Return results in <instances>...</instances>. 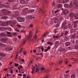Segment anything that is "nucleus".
I'll return each mask as SVG.
<instances>
[{
  "mask_svg": "<svg viewBox=\"0 0 78 78\" xmlns=\"http://www.w3.org/2000/svg\"><path fill=\"white\" fill-rule=\"evenodd\" d=\"M67 22H64L62 24L61 28H63L64 30H66L67 29V26L66 25Z\"/></svg>",
  "mask_w": 78,
  "mask_h": 78,
  "instance_id": "1",
  "label": "nucleus"
},
{
  "mask_svg": "<svg viewBox=\"0 0 78 78\" xmlns=\"http://www.w3.org/2000/svg\"><path fill=\"white\" fill-rule=\"evenodd\" d=\"M1 12L4 14H10L11 12L9 11L8 10L5 9H2V10H0Z\"/></svg>",
  "mask_w": 78,
  "mask_h": 78,
  "instance_id": "2",
  "label": "nucleus"
},
{
  "mask_svg": "<svg viewBox=\"0 0 78 78\" xmlns=\"http://www.w3.org/2000/svg\"><path fill=\"white\" fill-rule=\"evenodd\" d=\"M18 22H23L25 21V18L22 17H19L17 18Z\"/></svg>",
  "mask_w": 78,
  "mask_h": 78,
  "instance_id": "3",
  "label": "nucleus"
},
{
  "mask_svg": "<svg viewBox=\"0 0 78 78\" xmlns=\"http://www.w3.org/2000/svg\"><path fill=\"white\" fill-rule=\"evenodd\" d=\"M26 19L27 20H30L33 19V16L31 15H27V16Z\"/></svg>",
  "mask_w": 78,
  "mask_h": 78,
  "instance_id": "4",
  "label": "nucleus"
},
{
  "mask_svg": "<svg viewBox=\"0 0 78 78\" xmlns=\"http://www.w3.org/2000/svg\"><path fill=\"white\" fill-rule=\"evenodd\" d=\"M69 16L71 18H72L73 17H74V16H75V13L73 12H71L69 14Z\"/></svg>",
  "mask_w": 78,
  "mask_h": 78,
  "instance_id": "5",
  "label": "nucleus"
},
{
  "mask_svg": "<svg viewBox=\"0 0 78 78\" xmlns=\"http://www.w3.org/2000/svg\"><path fill=\"white\" fill-rule=\"evenodd\" d=\"M78 22L77 21H75L74 23V25L73 26V27L74 28H77V27H78V24H76V23H78Z\"/></svg>",
  "mask_w": 78,
  "mask_h": 78,
  "instance_id": "6",
  "label": "nucleus"
},
{
  "mask_svg": "<svg viewBox=\"0 0 78 78\" xmlns=\"http://www.w3.org/2000/svg\"><path fill=\"white\" fill-rule=\"evenodd\" d=\"M12 48L9 47V48H5V51H11V50H12Z\"/></svg>",
  "mask_w": 78,
  "mask_h": 78,
  "instance_id": "7",
  "label": "nucleus"
},
{
  "mask_svg": "<svg viewBox=\"0 0 78 78\" xmlns=\"http://www.w3.org/2000/svg\"><path fill=\"white\" fill-rule=\"evenodd\" d=\"M28 8H25L24 9H23L22 12H23V13H26V12L27 11H28Z\"/></svg>",
  "mask_w": 78,
  "mask_h": 78,
  "instance_id": "8",
  "label": "nucleus"
},
{
  "mask_svg": "<svg viewBox=\"0 0 78 78\" xmlns=\"http://www.w3.org/2000/svg\"><path fill=\"white\" fill-rule=\"evenodd\" d=\"M19 12H16L15 13V15H13L14 17H16L17 16H19Z\"/></svg>",
  "mask_w": 78,
  "mask_h": 78,
  "instance_id": "9",
  "label": "nucleus"
},
{
  "mask_svg": "<svg viewBox=\"0 0 78 78\" xmlns=\"http://www.w3.org/2000/svg\"><path fill=\"white\" fill-rule=\"evenodd\" d=\"M54 22L55 23H58L59 22V19H58V18H55L54 19Z\"/></svg>",
  "mask_w": 78,
  "mask_h": 78,
  "instance_id": "10",
  "label": "nucleus"
},
{
  "mask_svg": "<svg viewBox=\"0 0 78 78\" xmlns=\"http://www.w3.org/2000/svg\"><path fill=\"white\" fill-rule=\"evenodd\" d=\"M68 12L69 10H65L63 12V13L64 14H68Z\"/></svg>",
  "mask_w": 78,
  "mask_h": 78,
  "instance_id": "11",
  "label": "nucleus"
},
{
  "mask_svg": "<svg viewBox=\"0 0 78 78\" xmlns=\"http://www.w3.org/2000/svg\"><path fill=\"white\" fill-rule=\"evenodd\" d=\"M0 36L3 37H6V35L4 33H2L0 34Z\"/></svg>",
  "mask_w": 78,
  "mask_h": 78,
  "instance_id": "12",
  "label": "nucleus"
},
{
  "mask_svg": "<svg viewBox=\"0 0 78 78\" xmlns=\"http://www.w3.org/2000/svg\"><path fill=\"white\" fill-rule=\"evenodd\" d=\"M5 23H6V26H7V25H10V24H11V21H7Z\"/></svg>",
  "mask_w": 78,
  "mask_h": 78,
  "instance_id": "13",
  "label": "nucleus"
},
{
  "mask_svg": "<svg viewBox=\"0 0 78 78\" xmlns=\"http://www.w3.org/2000/svg\"><path fill=\"white\" fill-rule=\"evenodd\" d=\"M76 37V34H74L73 35L71 36V39H73V38H75Z\"/></svg>",
  "mask_w": 78,
  "mask_h": 78,
  "instance_id": "14",
  "label": "nucleus"
},
{
  "mask_svg": "<svg viewBox=\"0 0 78 78\" xmlns=\"http://www.w3.org/2000/svg\"><path fill=\"white\" fill-rule=\"evenodd\" d=\"M1 19H2V20H5V19H7V17L6 16H2L1 17Z\"/></svg>",
  "mask_w": 78,
  "mask_h": 78,
  "instance_id": "15",
  "label": "nucleus"
},
{
  "mask_svg": "<svg viewBox=\"0 0 78 78\" xmlns=\"http://www.w3.org/2000/svg\"><path fill=\"white\" fill-rule=\"evenodd\" d=\"M34 11V10L33 9H32L28 10V12H29V13H32V12H33Z\"/></svg>",
  "mask_w": 78,
  "mask_h": 78,
  "instance_id": "16",
  "label": "nucleus"
},
{
  "mask_svg": "<svg viewBox=\"0 0 78 78\" xmlns=\"http://www.w3.org/2000/svg\"><path fill=\"white\" fill-rule=\"evenodd\" d=\"M19 72L21 73H24V72H25V71L24 70L22 69H21L20 71Z\"/></svg>",
  "mask_w": 78,
  "mask_h": 78,
  "instance_id": "17",
  "label": "nucleus"
},
{
  "mask_svg": "<svg viewBox=\"0 0 78 78\" xmlns=\"http://www.w3.org/2000/svg\"><path fill=\"white\" fill-rule=\"evenodd\" d=\"M1 25L2 27H5V26H7L6 23H5V22H4V23H2L1 24Z\"/></svg>",
  "mask_w": 78,
  "mask_h": 78,
  "instance_id": "18",
  "label": "nucleus"
},
{
  "mask_svg": "<svg viewBox=\"0 0 78 78\" xmlns=\"http://www.w3.org/2000/svg\"><path fill=\"white\" fill-rule=\"evenodd\" d=\"M65 45H66V47H67L68 45H70V43L69 42H67L65 43Z\"/></svg>",
  "mask_w": 78,
  "mask_h": 78,
  "instance_id": "19",
  "label": "nucleus"
},
{
  "mask_svg": "<svg viewBox=\"0 0 78 78\" xmlns=\"http://www.w3.org/2000/svg\"><path fill=\"white\" fill-rule=\"evenodd\" d=\"M6 33L8 34H10V35L8 36L9 37H11V36H12V34H11V33L10 32H6Z\"/></svg>",
  "mask_w": 78,
  "mask_h": 78,
  "instance_id": "20",
  "label": "nucleus"
},
{
  "mask_svg": "<svg viewBox=\"0 0 78 78\" xmlns=\"http://www.w3.org/2000/svg\"><path fill=\"white\" fill-rule=\"evenodd\" d=\"M74 18H75V19H78V13L76 14V15H75V14H74Z\"/></svg>",
  "mask_w": 78,
  "mask_h": 78,
  "instance_id": "21",
  "label": "nucleus"
},
{
  "mask_svg": "<svg viewBox=\"0 0 78 78\" xmlns=\"http://www.w3.org/2000/svg\"><path fill=\"white\" fill-rule=\"evenodd\" d=\"M0 56H2V57H4L5 56V55L4 54H3L2 52H0Z\"/></svg>",
  "mask_w": 78,
  "mask_h": 78,
  "instance_id": "22",
  "label": "nucleus"
},
{
  "mask_svg": "<svg viewBox=\"0 0 78 78\" xmlns=\"http://www.w3.org/2000/svg\"><path fill=\"white\" fill-rule=\"evenodd\" d=\"M1 42H4V43L6 42V40L4 39H1Z\"/></svg>",
  "mask_w": 78,
  "mask_h": 78,
  "instance_id": "23",
  "label": "nucleus"
},
{
  "mask_svg": "<svg viewBox=\"0 0 78 78\" xmlns=\"http://www.w3.org/2000/svg\"><path fill=\"white\" fill-rule=\"evenodd\" d=\"M62 5L60 4L58 5L57 7L58 8H62Z\"/></svg>",
  "mask_w": 78,
  "mask_h": 78,
  "instance_id": "24",
  "label": "nucleus"
},
{
  "mask_svg": "<svg viewBox=\"0 0 78 78\" xmlns=\"http://www.w3.org/2000/svg\"><path fill=\"white\" fill-rule=\"evenodd\" d=\"M32 71L31 72V73L32 74V75H33L34 73V69H32Z\"/></svg>",
  "mask_w": 78,
  "mask_h": 78,
  "instance_id": "25",
  "label": "nucleus"
},
{
  "mask_svg": "<svg viewBox=\"0 0 78 78\" xmlns=\"http://www.w3.org/2000/svg\"><path fill=\"white\" fill-rule=\"evenodd\" d=\"M64 6L66 8H68L69 7V4H66L64 5Z\"/></svg>",
  "mask_w": 78,
  "mask_h": 78,
  "instance_id": "26",
  "label": "nucleus"
},
{
  "mask_svg": "<svg viewBox=\"0 0 78 78\" xmlns=\"http://www.w3.org/2000/svg\"><path fill=\"white\" fill-rule=\"evenodd\" d=\"M64 50V49L62 48H60L58 50V51L60 52H61L62 51Z\"/></svg>",
  "mask_w": 78,
  "mask_h": 78,
  "instance_id": "27",
  "label": "nucleus"
},
{
  "mask_svg": "<svg viewBox=\"0 0 78 78\" xmlns=\"http://www.w3.org/2000/svg\"><path fill=\"white\" fill-rule=\"evenodd\" d=\"M32 33V31H30L29 32V36L30 37H31V34Z\"/></svg>",
  "mask_w": 78,
  "mask_h": 78,
  "instance_id": "28",
  "label": "nucleus"
},
{
  "mask_svg": "<svg viewBox=\"0 0 78 78\" xmlns=\"http://www.w3.org/2000/svg\"><path fill=\"white\" fill-rule=\"evenodd\" d=\"M68 27L69 29H70V28H71V24L70 23H69L68 24Z\"/></svg>",
  "mask_w": 78,
  "mask_h": 78,
  "instance_id": "29",
  "label": "nucleus"
},
{
  "mask_svg": "<svg viewBox=\"0 0 78 78\" xmlns=\"http://www.w3.org/2000/svg\"><path fill=\"white\" fill-rule=\"evenodd\" d=\"M69 6V8H72L73 7V4H72V2L70 3V4Z\"/></svg>",
  "mask_w": 78,
  "mask_h": 78,
  "instance_id": "30",
  "label": "nucleus"
},
{
  "mask_svg": "<svg viewBox=\"0 0 78 78\" xmlns=\"http://www.w3.org/2000/svg\"><path fill=\"white\" fill-rule=\"evenodd\" d=\"M75 1L73 2V5H76V2H78V0H75Z\"/></svg>",
  "mask_w": 78,
  "mask_h": 78,
  "instance_id": "31",
  "label": "nucleus"
},
{
  "mask_svg": "<svg viewBox=\"0 0 78 78\" xmlns=\"http://www.w3.org/2000/svg\"><path fill=\"white\" fill-rule=\"evenodd\" d=\"M48 33L47 32H46V33H45L44 34H43L42 37H45V35H47V34Z\"/></svg>",
  "mask_w": 78,
  "mask_h": 78,
  "instance_id": "32",
  "label": "nucleus"
},
{
  "mask_svg": "<svg viewBox=\"0 0 78 78\" xmlns=\"http://www.w3.org/2000/svg\"><path fill=\"white\" fill-rule=\"evenodd\" d=\"M4 29H5V28H4L3 27H0V31H3V30H4Z\"/></svg>",
  "mask_w": 78,
  "mask_h": 78,
  "instance_id": "33",
  "label": "nucleus"
},
{
  "mask_svg": "<svg viewBox=\"0 0 78 78\" xmlns=\"http://www.w3.org/2000/svg\"><path fill=\"white\" fill-rule=\"evenodd\" d=\"M30 43H33V42H34V41L33 39H31L30 40Z\"/></svg>",
  "mask_w": 78,
  "mask_h": 78,
  "instance_id": "34",
  "label": "nucleus"
},
{
  "mask_svg": "<svg viewBox=\"0 0 78 78\" xmlns=\"http://www.w3.org/2000/svg\"><path fill=\"white\" fill-rule=\"evenodd\" d=\"M75 75L73 74L71 75V78H75Z\"/></svg>",
  "mask_w": 78,
  "mask_h": 78,
  "instance_id": "35",
  "label": "nucleus"
},
{
  "mask_svg": "<svg viewBox=\"0 0 78 78\" xmlns=\"http://www.w3.org/2000/svg\"><path fill=\"white\" fill-rule=\"evenodd\" d=\"M15 0H8V1L9 2H14Z\"/></svg>",
  "mask_w": 78,
  "mask_h": 78,
  "instance_id": "36",
  "label": "nucleus"
},
{
  "mask_svg": "<svg viewBox=\"0 0 78 78\" xmlns=\"http://www.w3.org/2000/svg\"><path fill=\"white\" fill-rule=\"evenodd\" d=\"M37 53H41V49L40 48H39V50L37 51Z\"/></svg>",
  "mask_w": 78,
  "mask_h": 78,
  "instance_id": "37",
  "label": "nucleus"
},
{
  "mask_svg": "<svg viewBox=\"0 0 78 78\" xmlns=\"http://www.w3.org/2000/svg\"><path fill=\"white\" fill-rule=\"evenodd\" d=\"M69 33V32L68 31H66L65 34V36L67 35V34H68Z\"/></svg>",
  "mask_w": 78,
  "mask_h": 78,
  "instance_id": "38",
  "label": "nucleus"
},
{
  "mask_svg": "<svg viewBox=\"0 0 78 78\" xmlns=\"http://www.w3.org/2000/svg\"><path fill=\"white\" fill-rule=\"evenodd\" d=\"M53 37L54 39H55V38H59L58 36H53Z\"/></svg>",
  "mask_w": 78,
  "mask_h": 78,
  "instance_id": "39",
  "label": "nucleus"
},
{
  "mask_svg": "<svg viewBox=\"0 0 78 78\" xmlns=\"http://www.w3.org/2000/svg\"><path fill=\"white\" fill-rule=\"evenodd\" d=\"M62 62H63V60H62V61L60 60L59 62H58V63L59 64H61L62 63Z\"/></svg>",
  "mask_w": 78,
  "mask_h": 78,
  "instance_id": "40",
  "label": "nucleus"
},
{
  "mask_svg": "<svg viewBox=\"0 0 78 78\" xmlns=\"http://www.w3.org/2000/svg\"><path fill=\"white\" fill-rule=\"evenodd\" d=\"M21 3H23V2H25V0H21L20 1Z\"/></svg>",
  "mask_w": 78,
  "mask_h": 78,
  "instance_id": "41",
  "label": "nucleus"
},
{
  "mask_svg": "<svg viewBox=\"0 0 78 78\" xmlns=\"http://www.w3.org/2000/svg\"><path fill=\"white\" fill-rule=\"evenodd\" d=\"M44 70H45V68H42L41 69V72H42V71H44Z\"/></svg>",
  "mask_w": 78,
  "mask_h": 78,
  "instance_id": "42",
  "label": "nucleus"
},
{
  "mask_svg": "<svg viewBox=\"0 0 78 78\" xmlns=\"http://www.w3.org/2000/svg\"><path fill=\"white\" fill-rule=\"evenodd\" d=\"M11 24V26L12 27H13V26H14L15 25V24L14 23H12L11 22V23L10 24Z\"/></svg>",
  "mask_w": 78,
  "mask_h": 78,
  "instance_id": "43",
  "label": "nucleus"
},
{
  "mask_svg": "<svg viewBox=\"0 0 78 78\" xmlns=\"http://www.w3.org/2000/svg\"><path fill=\"white\" fill-rule=\"evenodd\" d=\"M41 51H42V52H43V51H44V48L43 47H42L41 48Z\"/></svg>",
  "mask_w": 78,
  "mask_h": 78,
  "instance_id": "44",
  "label": "nucleus"
},
{
  "mask_svg": "<svg viewBox=\"0 0 78 78\" xmlns=\"http://www.w3.org/2000/svg\"><path fill=\"white\" fill-rule=\"evenodd\" d=\"M59 44V41H56V43H55V45H57V44Z\"/></svg>",
  "mask_w": 78,
  "mask_h": 78,
  "instance_id": "45",
  "label": "nucleus"
},
{
  "mask_svg": "<svg viewBox=\"0 0 78 78\" xmlns=\"http://www.w3.org/2000/svg\"><path fill=\"white\" fill-rule=\"evenodd\" d=\"M43 53V52H41V54H37L36 53V55H42V54Z\"/></svg>",
  "mask_w": 78,
  "mask_h": 78,
  "instance_id": "46",
  "label": "nucleus"
},
{
  "mask_svg": "<svg viewBox=\"0 0 78 78\" xmlns=\"http://www.w3.org/2000/svg\"><path fill=\"white\" fill-rule=\"evenodd\" d=\"M23 54L24 55H27V51H24L23 52Z\"/></svg>",
  "mask_w": 78,
  "mask_h": 78,
  "instance_id": "47",
  "label": "nucleus"
},
{
  "mask_svg": "<svg viewBox=\"0 0 78 78\" xmlns=\"http://www.w3.org/2000/svg\"><path fill=\"white\" fill-rule=\"evenodd\" d=\"M36 72H39V69L38 68H37L36 69Z\"/></svg>",
  "mask_w": 78,
  "mask_h": 78,
  "instance_id": "48",
  "label": "nucleus"
},
{
  "mask_svg": "<svg viewBox=\"0 0 78 78\" xmlns=\"http://www.w3.org/2000/svg\"><path fill=\"white\" fill-rule=\"evenodd\" d=\"M47 44L49 45H51V44H53V43L50 42H48Z\"/></svg>",
  "mask_w": 78,
  "mask_h": 78,
  "instance_id": "49",
  "label": "nucleus"
},
{
  "mask_svg": "<svg viewBox=\"0 0 78 78\" xmlns=\"http://www.w3.org/2000/svg\"><path fill=\"white\" fill-rule=\"evenodd\" d=\"M19 56V54H16V56L15 57V59H17V57H18V56Z\"/></svg>",
  "mask_w": 78,
  "mask_h": 78,
  "instance_id": "50",
  "label": "nucleus"
},
{
  "mask_svg": "<svg viewBox=\"0 0 78 78\" xmlns=\"http://www.w3.org/2000/svg\"><path fill=\"white\" fill-rule=\"evenodd\" d=\"M54 5H55V2H53L52 4V6H54Z\"/></svg>",
  "mask_w": 78,
  "mask_h": 78,
  "instance_id": "51",
  "label": "nucleus"
},
{
  "mask_svg": "<svg viewBox=\"0 0 78 78\" xmlns=\"http://www.w3.org/2000/svg\"><path fill=\"white\" fill-rule=\"evenodd\" d=\"M19 68H20V69H23V66H22V65H20L19 67Z\"/></svg>",
  "mask_w": 78,
  "mask_h": 78,
  "instance_id": "52",
  "label": "nucleus"
},
{
  "mask_svg": "<svg viewBox=\"0 0 78 78\" xmlns=\"http://www.w3.org/2000/svg\"><path fill=\"white\" fill-rule=\"evenodd\" d=\"M75 48L76 49H78V45H77L76 46V47H75Z\"/></svg>",
  "mask_w": 78,
  "mask_h": 78,
  "instance_id": "53",
  "label": "nucleus"
},
{
  "mask_svg": "<svg viewBox=\"0 0 78 78\" xmlns=\"http://www.w3.org/2000/svg\"><path fill=\"white\" fill-rule=\"evenodd\" d=\"M59 12V10H57L55 11V14H56V13H57V12Z\"/></svg>",
  "mask_w": 78,
  "mask_h": 78,
  "instance_id": "54",
  "label": "nucleus"
},
{
  "mask_svg": "<svg viewBox=\"0 0 78 78\" xmlns=\"http://www.w3.org/2000/svg\"><path fill=\"white\" fill-rule=\"evenodd\" d=\"M5 8H8V5H5Z\"/></svg>",
  "mask_w": 78,
  "mask_h": 78,
  "instance_id": "55",
  "label": "nucleus"
},
{
  "mask_svg": "<svg viewBox=\"0 0 78 78\" xmlns=\"http://www.w3.org/2000/svg\"><path fill=\"white\" fill-rule=\"evenodd\" d=\"M3 71H8V69L7 68L5 69H3Z\"/></svg>",
  "mask_w": 78,
  "mask_h": 78,
  "instance_id": "56",
  "label": "nucleus"
},
{
  "mask_svg": "<svg viewBox=\"0 0 78 78\" xmlns=\"http://www.w3.org/2000/svg\"><path fill=\"white\" fill-rule=\"evenodd\" d=\"M15 66H19V64L17 63H15Z\"/></svg>",
  "mask_w": 78,
  "mask_h": 78,
  "instance_id": "57",
  "label": "nucleus"
},
{
  "mask_svg": "<svg viewBox=\"0 0 78 78\" xmlns=\"http://www.w3.org/2000/svg\"><path fill=\"white\" fill-rule=\"evenodd\" d=\"M34 39H36L37 38V35H35L34 36Z\"/></svg>",
  "mask_w": 78,
  "mask_h": 78,
  "instance_id": "58",
  "label": "nucleus"
},
{
  "mask_svg": "<svg viewBox=\"0 0 78 78\" xmlns=\"http://www.w3.org/2000/svg\"><path fill=\"white\" fill-rule=\"evenodd\" d=\"M33 26L32 25H29V28H31V27H33Z\"/></svg>",
  "mask_w": 78,
  "mask_h": 78,
  "instance_id": "59",
  "label": "nucleus"
},
{
  "mask_svg": "<svg viewBox=\"0 0 78 78\" xmlns=\"http://www.w3.org/2000/svg\"><path fill=\"white\" fill-rule=\"evenodd\" d=\"M21 61L23 62H25V60H24V59H21Z\"/></svg>",
  "mask_w": 78,
  "mask_h": 78,
  "instance_id": "60",
  "label": "nucleus"
},
{
  "mask_svg": "<svg viewBox=\"0 0 78 78\" xmlns=\"http://www.w3.org/2000/svg\"><path fill=\"white\" fill-rule=\"evenodd\" d=\"M33 51L34 53H36V50H34Z\"/></svg>",
  "mask_w": 78,
  "mask_h": 78,
  "instance_id": "61",
  "label": "nucleus"
},
{
  "mask_svg": "<svg viewBox=\"0 0 78 78\" xmlns=\"http://www.w3.org/2000/svg\"><path fill=\"white\" fill-rule=\"evenodd\" d=\"M18 37L19 39H21V36L20 35H19L18 36Z\"/></svg>",
  "mask_w": 78,
  "mask_h": 78,
  "instance_id": "62",
  "label": "nucleus"
},
{
  "mask_svg": "<svg viewBox=\"0 0 78 78\" xmlns=\"http://www.w3.org/2000/svg\"><path fill=\"white\" fill-rule=\"evenodd\" d=\"M59 27V24H57L56 25V26L55 27L57 28V27Z\"/></svg>",
  "mask_w": 78,
  "mask_h": 78,
  "instance_id": "63",
  "label": "nucleus"
},
{
  "mask_svg": "<svg viewBox=\"0 0 78 78\" xmlns=\"http://www.w3.org/2000/svg\"><path fill=\"white\" fill-rule=\"evenodd\" d=\"M61 1L63 3H65V1L64 0H61Z\"/></svg>",
  "mask_w": 78,
  "mask_h": 78,
  "instance_id": "64",
  "label": "nucleus"
}]
</instances>
